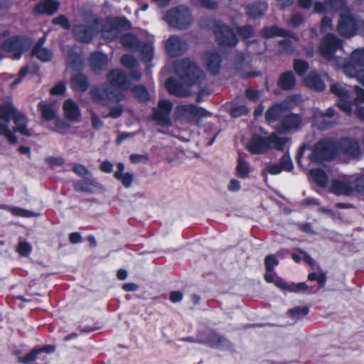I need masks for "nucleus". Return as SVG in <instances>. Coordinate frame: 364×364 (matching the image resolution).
Segmentation results:
<instances>
[{
    "mask_svg": "<svg viewBox=\"0 0 364 364\" xmlns=\"http://www.w3.org/2000/svg\"><path fill=\"white\" fill-rule=\"evenodd\" d=\"M175 73L186 85H183L174 77H168L165 86L170 95L176 97L188 95V87L200 85L205 79L204 73L197 64L190 58H184L176 63Z\"/></svg>",
    "mask_w": 364,
    "mask_h": 364,
    "instance_id": "f257e3e1",
    "label": "nucleus"
},
{
    "mask_svg": "<svg viewBox=\"0 0 364 364\" xmlns=\"http://www.w3.org/2000/svg\"><path fill=\"white\" fill-rule=\"evenodd\" d=\"M309 151L308 159L314 164L322 163L334 159L338 154V148L335 141L331 139H323L314 146L303 144L299 149L296 159L299 165H301V157L304 152Z\"/></svg>",
    "mask_w": 364,
    "mask_h": 364,
    "instance_id": "f03ea898",
    "label": "nucleus"
},
{
    "mask_svg": "<svg viewBox=\"0 0 364 364\" xmlns=\"http://www.w3.org/2000/svg\"><path fill=\"white\" fill-rule=\"evenodd\" d=\"M288 141L289 138L279 136L275 133L269 136L254 135L246 144V148L252 154H262L272 149L282 151Z\"/></svg>",
    "mask_w": 364,
    "mask_h": 364,
    "instance_id": "7ed1b4c3",
    "label": "nucleus"
},
{
    "mask_svg": "<svg viewBox=\"0 0 364 364\" xmlns=\"http://www.w3.org/2000/svg\"><path fill=\"white\" fill-rule=\"evenodd\" d=\"M165 20L171 27L186 30L193 23L194 18L189 7L181 4L168 9Z\"/></svg>",
    "mask_w": 364,
    "mask_h": 364,
    "instance_id": "20e7f679",
    "label": "nucleus"
},
{
    "mask_svg": "<svg viewBox=\"0 0 364 364\" xmlns=\"http://www.w3.org/2000/svg\"><path fill=\"white\" fill-rule=\"evenodd\" d=\"M32 46V40L21 35L11 36L0 44V49L12 54L14 60H19L22 55Z\"/></svg>",
    "mask_w": 364,
    "mask_h": 364,
    "instance_id": "39448f33",
    "label": "nucleus"
},
{
    "mask_svg": "<svg viewBox=\"0 0 364 364\" xmlns=\"http://www.w3.org/2000/svg\"><path fill=\"white\" fill-rule=\"evenodd\" d=\"M198 24L202 29L213 30L217 43L223 48L228 47V25L221 23L210 16L200 17Z\"/></svg>",
    "mask_w": 364,
    "mask_h": 364,
    "instance_id": "423d86ee",
    "label": "nucleus"
},
{
    "mask_svg": "<svg viewBox=\"0 0 364 364\" xmlns=\"http://www.w3.org/2000/svg\"><path fill=\"white\" fill-rule=\"evenodd\" d=\"M251 58L242 52H237L232 57L231 70L244 79L258 77L262 75L259 71H251Z\"/></svg>",
    "mask_w": 364,
    "mask_h": 364,
    "instance_id": "0eeeda50",
    "label": "nucleus"
},
{
    "mask_svg": "<svg viewBox=\"0 0 364 364\" xmlns=\"http://www.w3.org/2000/svg\"><path fill=\"white\" fill-rule=\"evenodd\" d=\"M56 350L55 345L46 344L43 346H36L31 350L26 353L24 356H19L18 361L22 364H41L38 363L37 360L41 362H45L46 360V356L43 355L45 354H52Z\"/></svg>",
    "mask_w": 364,
    "mask_h": 364,
    "instance_id": "6e6552de",
    "label": "nucleus"
},
{
    "mask_svg": "<svg viewBox=\"0 0 364 364\" xmlns=\"http://www.w3.org/2000/svg\"><path fill=\"white\" fill-rule=\"evenodd\" d=\"M341 46L342 41L341 39L333 33H328L321 41L318 52L324 59L331 61L334 58L336 50Z\"/></svg>",
    "mask_w": 364,
    "mask_h": 364,
    "instance_id": "1a4fd4ad",
    "label": "nucleus"
},
{
    "mask_svg": "<svg viewBox=\"0 0 364 364\" xmlns=\"http://www.w3.org/2000/svg\"><path fill=\"white\" fill-rule=\"evenodd\" d=\"M173 109V103L168 100H160L156 107L152 108V119L161 126H169L171 124L170 117Z\"/></svg>",
    "mask_w": 364,
    "mask_h": 364,
    "instance_id": "9d476101",
    "label": "nucleus"
},
{
    "mask_svg": "<svg viewBox=\"0 0 364 364\" xmlns=\"http://www.w3.org/2000/svg\"><path fill=\"white\" fill-rule=\"evenodd\" d=\"M358 30V26L355 18L349 12L340 14L337 31L347 38L354 36Z\"/></svg>",
    "mask_w": 364,
    "mask_h": 364,
    "instance_id": "9b49d317",
    "label": "nucleus"
},
{
    "mask_svg": "<svg viewBox=\"0 0 364 364\" xmlns=\"http://www.w3.org/2000/svg\"><path fill=\"white\" fill-rule=\"evenodd\" d=\"M110 85L118 90L127 91L131 88V82L128 75L119 68L112 69L107 75Z\"/></svg>",
    "mask_w": 364,
    "mask_h": 364,
    "instance_id": "f8f14e48",
    "label": "nucleus"
},
{
    "mask_svg": "<svg viewBox=\"0 0 364 364\" xmlns=\"http://www.w3.org/2000/svg\"><path fill=\"white\" fill-rule=\"evenodd\" d=\"M97 33V29L92 25L77 24L73 28L75 39L82 43H90Z\"/></svg>",
    "mask_w": 364,
    "mask_h": 364,
    "instance_id": "ddd939ff",
    "label": "nucleus"
},
{
    "mask_svg": "<svg viewBox=\"0 0 364 364\" xmlns=\"http://www.w3.org/2000/svg\"><path fill=\"white\" fill-rule=\"evenodd\" d=\"M354 176H345L333 180L331 191L336 195L349 196L354 192Z\"/></svg>",
    "mask_w": 364,
    "mask_h": 364,
    "instance_id": "4468645a",
    "label": "nucleus"
},
{
    "mask_svg": "<svg viewBox=\"0 0 364 364\" xmlns=\"http://www.w3.org/2000/svg\"><path fill=\"white\" fill-rule=\"evenodd\" d=\"M291 109L290 103L287 101L274 103L265 112V119L268 123L282 120Z\"/></svg>",
    "mask_w": 364,
    "mask_h": 364,
    "instance_id": "2eb2a0df",
    "label": "nucleus"
},
{
    "mask_svg": "<svg viewBox=\"0 0 364 364\" xmlns=\"http://www.w3.org/2000/svg\"><path fill=\"white\" fill-rule=\"evenodd\" d=\"M88 62L92 72L101 73L107 67L109 59L107 55L102 51L95 50L90 53Z\"/></svg>",
    "mask_w": 364,
    "mask_h": 364,
    "instance_id": "dca6fc26",
    "label": "nucleus"
},
{
    "mask_svg": "<svg viewBox=\"0 0 364 364\" xmlns=\"http://www.w3.org/2000/svg\"><path fill=\"white\" fill-rule=\"evenodd\" d=\"M237 35L246 41L255 36V29L250 25L243 26H235L232 28H229V46H235L238 43Z\"/></svg>",
    "mask_w": 364,
    "mask_h": 364,
    "instance_id": "f3484780",
    "label": "nucleus"
},
{
    "mask_svg": "<svg viewBox=\"0 0 364 364\" xmlns=\"http://www.w3.org/2000/svg\"><path fill=\"white\" fill-rule=\"evenodd\" d=\"M222 58L218 52L206 51L203 55V63L207 71L213 76L217 75L221 68Z\"/></svg>",
    "mask_w": 364,
    "mask_h": 364,
    "instance_id": "a211bd4d",
    "label": "nucleus"
},
{
    "mask_svg": "<svg viewBox=\"0 0 364 364\" xmlns=\"http://www.w3.org/2000/svg\"><path fill=\"white\" fill-rule=\"evenodd\" d=\"M60 7V4L56 0H42L33 9L34 15L53 16Z\"/></svg>",
    "mask_w": 364,
    "mask_h": 364,
    "instance_id": "6ab92c4d",
    "label": "nucleus"
},
{
    "mask_svg": "<svg viewBox=\"0 0 364 364\" xmlns=\"http://www.w3.org/2000/svg\"><path fill=\"white\" fill-rule=\"evenodd\" d=\"M176 112L189 115L193 118H203L211 115V113L203 107H198L193 104L178 105L176 107Z\"/></svg>",
    "mask_w": 364,
    "mask_h": 364,
    "instance_id": "aec40b11",
    "label": "nucleus"
},
{
    "mask_svg": "<svg viewBox=\"0 0 364 364\" xmlns=\"http://www.w3.org/2000/svg\"><path fill=\"white\" fill-rule=\"evenodd\" d=\"M302 122L301 117L298 114L288 112L281 120L279 129L282 132H291L298 129Z\"/></svg>",
    "mask_w": 364,
    "mask_h": 364,
    "instance_id": "412c9836",
    "label": "nucleus"
},
{
    "mask_svg": "<svg viewBox=\"0 0 364 364\" xmlns=\"http://www.w3.org/2000/svg\"><path fill=\"white\" fill-rule=\"evenodd\" d=\"M260 35L265 38L282 36L291 37L294 38L296 41H299L297 36H296L291 31L285 30L275 25L262 28L260 31Z\"/></svg>",
    "mask_w": 364,
    "mask_h": 364,
    "instance_id": "4be33fe9",
    "label": "nucleus"
},
{
    "mask_svg": "<svg viewBox=\"0 0 364 364\" xmlns=\"http://www.w3.org/2000/svg\"><path fill=\"white\" fill-rule=\"evenodd\" d=\"M185 43L177 36H171L166 41V49L169 55L178 56L185 51Z\"/></svg>",
    "mask_w": 364,
    "mask_h": 364,
    "instance_id": "5701e85b",
    "label": "nucleus"
},
{
    "mask_svg": "<svg viewBox=\"0 0 364 364\" xmlns=\"http://www.w3.org/2000/svg\"><path fill=\"white\" fill-rule=\"evenodd\" d=\"M246 15L250 18L257 19L264 16L268 6L265 2L255 1L245 6Z\"/></svg>",
    "mask_w": 364,
    "mask_h": 364,
    "instance_id": "b1692460",
    "label": "nucleus"
},
{
    "mask_svg": "<svg viewBox=\"0 0 364 364\" xmlns=\"http://www.w3.org/2000/svg\"><path fill=\"white\" fill-rule=\"evenodd\" d=\"M338 146L340 149L347 156L356 157L360 154V146L355 140L343 139L339 141Z\"/></svg>",
    "mask_w": 364,
    "mask_h": 364,
    "instance_id": "393cba45",
    "label": "nucleus"
},
{
    "mask_svg": "<svg viewBox=\"0 0 364 364\" xmlns=\"http://www.w3.org/2000/svg\"><path fill=\"white\" fill-rule=\"evenodd\" d=\"M65 117L70 121H77L80 117V110L77 104L72 99L69 98L64 101L63 105Z\"/></svg>",
    "mask_w": 364,
    "mask_h": 364,
    "instance_id": "a878e982",
    "label": "nucleus"
},
{
    "mask_svg": "<svg viewBox=\"0 0 364 364\" xmlns=\"http://www.w3.org/2000/svg\"><path fill=\"white\" fill-rule=\"evenodd\" d=\"M12 120L15 124V127H14L15 132H18L21 134L26 136H31V133L27 128V117L24 114L18 110V112H16V114L12 118Z\"/></svg>",
    "mask_w": 364,
    "mask_h": 364,
    "instance_id": "bb28decb",
    "label": "nucleus"
},
{
    "mask_svg": "<svg viewBox=\"0 0 364 364\" xmlns=\"http://www.w3.org/2000/svg\"><path fill=\"white\" fill-rule=\"evenodd\" d=\"M70 84L74 90L85 92L88 89L89 80L85 74L78 73L72 76Z\"/></svg>",
    "mask_w": 364,
    "mask_h": 364,
    "instance_id": "cd10ccee",
    "label": "nucleus"
},
{
    "mask_svg": "<svg viewBox=\"0 0 364 364\" xmlns=\"http://www.w3.org/2000/svg\"><path fill=\"white\" fill-rule=\"evenodd\" d=\"M107 24L111 30H129L131 28L130 21L124 16L108 17Z\"/></svg>",
    "mask_w": 364,
    "mask_h": 364,
    "instance_id": "c85d7f7f",
    "label": "nucleus"
},
{
    "mask_svg": "<svg viewBox=\"0 0 364 364\" xmlns=\"http://www.w3.org/2000/svg\"><path fill=\"white\" fill-rule=\"evenodd\" d=\"M117 170L114 173V178L120 181L125 188L130 187L134 180L133 174L129 172L123 173L124 164L122 162L117 164Z\"/></svg>",
    "mask_w": 364,
    "mask_h": 364,
    "instance_id": "c756f323",
    "label": "nucleus"
},
{
    "mask_svg": "<svg viewBox=\"0 0 364 364\" xmlns=\"http://www.w3.org/2000/svg\"><path fill=\"white\" fill-rule=\"evenodd\" d=\"M225 342V338L215 331L208 333L204 340L198 341L214 348H221Z\"/></svg>",
    "mask_w": 364,
    "mask_h": 364,
    "instance_id": "7c9ffc66",
    "label": "nucleus"
},
{
    "mask_svg": "<svg viewBox=\"0 0 364 364\" xmlns=\"http://www.w3.org/2000/svg\"><path fill=\"white\" fill-rule=\"evenodd\" d=\"M334 114L335 110L333 108H328L326 112L316 110L314 113V118L319 127L325 129L331 126V124L326 120V118H331Z\"/></svg>",
    "mask_w": 364,
    "mask_h": 364,
    "instance_id": "2f4dec72",
    "label": "nucleus"
},
{
    "mask_svg": "<svg viewBox=\"0 0 364 364\" xmlns=\"http://www.w3.org/2000/svg\"><path fill=\"white\" fill-rule=\"evenodd\" d=\"M306 85L316 91H323L326 85L320 75L316 72H311L305 78Z\"/></svg>",
    "mask_w": 364,
    "mask_h": 364,
    "instance_id": "473e14b6",
    "label": "nucleus"
},
{
    "mask_svg": "<svg viewBox=\"0 0 364 364\" xmlns=\"http://www.w3.org/2000/svg\"><path fill=\"white\" fill-rule=\"evenodd\" d=\"M67 63L73 71H80L83 68V60L81 55L75 50H69L67 56Z\"/></svg>",
    "mask_w": 364,
    "mask_h": 364,
    "instance_id": "72a5a7b5",
    "label": "nucleus"
},
{
    "mask_svg": "<svg viewBox=\"0 0 364 364\" xmlns=\"http://www.w3.org/2000/svg\"><path fill=\"white\" fill-rule=\"evenodd\" d=\"M38 109L43 119L51 121L56 118V112L53 103H46L44 101H41L38 104Z\"/></svg>",
    "mask_w": 364,
    "mask_h": 364,
    "instance_id": "f704fd0d",
    "label": "nucleus"
},
{
    "mask_svg": "<svg viewBox=\"0 0 364 364\" xmlns=\"http://www.w3.org/2000/svg\"><path fill=\"white\" fill-rule=\"evenodd\" d=\"M120 43L128 50H138L140 48V42L138 38L129 33H124L120 37Z\"/></svg>",
    "mask_w": 364,
    "mask_h": 364,
    "instance_id": "c9c22d12",
    "label": "nucleus"
},
{
    "mask_svg": "<svg viewBox=\"0 0 364 364\" xmlns=\"http://www.w3.org/2000/svg\"><path fill=\"white\" fill-rule=\"evenodd\" d=\"M296 80L294 75L291 71L283 73L278 80V86L284 90H291L294 87Z\"/></svg>",
    "mask_w": 364,
    "mask_h": 364,
    "instance_id": "e433bc0d",
    "label": "nucleus"
},
{
    "mask_svg": "<svg viewBox=\"0 0 364 364\" xmlns=\"http://www.w3.org/2000/svg\"><path fill=\"white\" fill-rule=\"evenodd\" d=\"M18 109L11 102H6L0 105V119L4 122H9Z\"/></svg>",
    "mask_w": 364,
    "mask_h": 364,
    "instance_id": "4c0bfd02",
    "label": "nucleus"
},
{
    "mask_svg": "<svg viewBox=\"0 0 364 364\" xmlns=\"http://www.w3.org/2000/svg\"><path fill=\"white\" fill-rule=\"evenodd\" d=\"M309 175L315 183L321 187H326L327 176L321 168H314L309 171Z\"/></svg>",
    "mask_w": 364,
    "mask_h": 364,
    "instance_id": "58836bf2",
    "label": "nucleus"
},
{
    "mask_svg": "<svg viewBox=\"0 0 364 364\" xmlns=\"http://www.w3.org/2000/svg\"><path fill=\"white\" fill-rule=\"evenodd\" d=\"M97 187V183L90 179H82L75 183V190L77 191L92 193Z\"/></svg>",
    "mask_w": 364,
    "mask_h": 364,
    "instance_id": "ea45409f",
    "label": "nucleus"
},
{
    "mask_svg": "<svg viewBox=\"0 0 364 364\" xmlns=\"http://www.w3.org/2000/svg\"><path fill=\"white\" fill-rule=\"evenodd\" d=\"M132 93L134 97L140 102H146L150 100V95L148 90L144 85H134L131 88Z\"/></svg>",
    "mask_w": 364,
    "mask_h": 364,
    "instance_id": "a19ab883",
    "label": "nucleus"
},
{
    "mask_svg": "<svg viewBox=\"0 0 364 364\" xmlns=\"http://www.w3.org/2000/svg\"><path fill=\"white\" fill-rule=\"evenodd\" d=\"M31 53L42 62H49L53 56L52 50L47 48H33Z\"/></svg>",
    "mask_w": 364,
    "mask_h": 364,
    "instance_id": "79ce46f5",
    "label": "nucleus"
},
{
    "mask_svg": "<svg viewBox=\"0 0 364 364\" xmlns=\"http://www.w3.org/2000/svg\"><path fill=\"white\" fill-rule=\"evenodd\" d=\"M90 94L92 101L97 104L104 105L106 102V89L94 87L91 88Z\"/></svg>",
    "mask_w": 364,
    "mask_h": 364,
    "instance_id": "37998d69",
    "label": "nucleus"
},
{
    "mask_svg": "<svg viewBox=\"0 0 364 364\" xmlns=\"http://www.w3.org/2000/svg\"><path fill=\"white\" fill-rule=\"evenodd\" d=\"M329 9L331 13L340 11L341 13L349 12V9L346 5L345 0H328Z\"/></svg>",
    "mask_w": 364,
    "mask_h": 364,
    "instance_id": "c03bdc74",
    "label": "nucleus"
},
{
    "mask_svg": "<svg viewBox=\"0 0 364 364\" xmlns=\"http://www.w3.org/2000/svg\"><path fill=\"white\" fill-rule=\"evenodd\" d=\"M309 309L307 306H297L288 311L287 315L294 321H297L309 314Z\"/></svg>",
    "mask_w": 364,
    "mask_h": 364,
    "instance_id": "a18cd8bd",
    "label": "nucleus"
},
{
    "mask_svg": "<svg viewBox=\"0 0 364 364\" xmlns=\"http://www.w3.org/2000/svg\"><path fill=\"white\" fill-rule=\"evenodd\" d=\"M9 211L14 216L21 218H32L36 217L38 214L31 210H28L17 206L9 207Z\"/></svg>",
    "mask_w": 364,
    "mask_h": 364,
    "instance_id": "49530a36",
    "label": "nucleus"
},
{
    "mask_svg": "<svg viewBox=\"0 0 364 364\" xmlns=\"http://www.w3.org/2000/svg\"><path fill=\"white\" fill-rule=\"evenodd\" d=\"M331 92L341 98H350V93L340 82L333 84L330 87Z\"/></svg>",
    "mask_w": 364,
    "mask_h": 364,
    "instance_id": "de8ad7c7",
    "label": "nucleus"
},
{
    "mask_svg": "<svg viewBox=\"0 0 364 364\" xmlns=\"http://www.w3.org/2000/svg\"><path fill=\"white\" fill-rule=\"evenodd\" d=\"M121 64L128 69L136 68L138 65L137 59L130 54H124L120 58Z\"/></svg>",
    "mask_w": 364,
    "mask_h": 364,
    "instance_id": "09e8293b",
    "label": "nucleus"
},
{
    "mask_svg": "<svg viewBox=\"0 0 364 364\" xmlns=\"http://www.w3.org/2000/svg\"><path fill=\"white\" fill-rule=\"evenodd\" d=\"M350 60L358 66L364 67V48L355 49L350 54Z\"/></svg>",
    "mask_w": 364,
    "mask_h": 364,
    "instance_id": "8fccbe9b",
    "label": "nucleus"
},
{
    "mask_svg": "<svg viewBox=\"0 0 364 364\" xmlns=\"http://www.w3.org/2000/svg\"><path fill=\"white\" fill-rule=\"evenodd\" d=\"M141 59L144 62H146V63L151 62L154 58L153 47L148 43H144L141 47Z\"/></svg>",
    "mask_w": 364,
    "mask_h": 364,
    "instance_id": "3c124183",
    "label": "nucleus"
},
{
    "mask_svg": "<svg viewBox=\"0 0 364 364\" xmlns=\"http://www.w3.org/2000/svg\"><path fill=\"white\" fill-rule=\"evenodd\" d=\"M122 90L106 89V97L111 101L118 103L124 100V95Z\"/></svg>",
    "mask_w": 364,
    "mask_h": 364,
    "instance_id": "603ef678",
    "label": "nucleus"
},
{
    "mask_svg": "<svg viewBox=\"0 0 364 364\" xmlns=\"http://www.w3.org/2000/svg\"><path fill=\"white\" fill-rule=\"evenodd\" d=\"M250 112V109L246 105H239L232 107L230 111V114L233 118H238L247 115Z\"/></svg>",
    "mask_w": 364,
    "mask_h": 364,
    "instance_id": "864d4df0",
    "label": "nucleus"
},
{
    "mask_svg": "<svg viewBox=\"0 0 364 364\" xmlns=\"http://www.w3.org/2000/svg\"><path fill=\"white\" fill-rule=\"evenodd\" d=\"M236 170L240 177H247L249 173V165L242 158L239 157Z\"/></svg>",
    "mask_w": 364,
    "mask_h": 364,
    "instance_id": "5fc2aeb1",
    "label": "nucleus"
},
{
    "mask_svg": "<svg viewBox=\"0 0 364 364\" xmlns=\"http://www.w3.org/2000/svg\"><path fill=\"white\" fill-rule=\"evenodd\" d=\"M309 69V64L307 62L296 59L294 62V70L300 76H303Z\"/></svg>",
    "mask_w": 364,
    "mask_h": 364,
    "instance_id": "6e6d98bb",
    "label": "nucleus"
},
{
    "mask_svg": "<svg viewBox=\"0 0 364 364\" xmlns=\"http://www.w3.org/2000/svg\"><path fill=\"white\" fill-rule=\"evenodd\" d=\"M356 65L351 60L345 63L343 66V73L349 77L356 78L358 75L359 70L355 68Z\"/></svg>",
    "mask_w": 364,
    "mask_h": 364,
    "instance_id": "4d7b16f0",
    "label": "nucleus"
},
{
    "mask_svg": "<svg viewBox=\"0 0 364 364\" xmlns=\"http://www.w3.org/2000/svg\"><path fill=\"white\" fill-rule=\"evenodd\" d=\"M281 169L283 171L290 172L294 168L293 162L288 154H284L282 157L279 163Z\"/></svg>",
    "mask_w": 364,
    "mask_h": 364,
    "instance_id": "13d9d810",
    "label": "nucleus"
},
{
    "mask_svg": "<svg viewBox=\"0 0 364 364\" xmlns=\"http://www.w3.org/2000/svg\"><path fill=\"white\" fill-rule=\"evenodd\" d=\"M350 98H341L337 102V106L347 114H350L352 112V102L350 101Z\"/></svg>",
    "mask_w": 364,
    "mask_h": 364,
    "instance_id": "bf43d9fd",
    "label": "nucleus"
},
{
    "mask_svg": "<svg viewBox=\"0 0 364 364\" xmlns=\"http://www.w3.org/2000/svg\"><path fill=\"white\" fill-rule=\"evenodd\" d=\"M193 3L196 6L210 10H215L218 7L217 3L211 0H193Z\"/></svg>",
    "mask_w": 364,
    "mask_h": 364,
    "instance_id": "052dcab7",
    "label": "nucleus"
},
{
    "mask_svg": "<svg viewBox=\"0 0 364 364\" xmlns=\"http://www.w3.org/2000/svg\"><path fill=\"white\" fill-rule=\"evenodd\" d=\"M53 23L54 25H60L63 28L68 30L70 28L71 25L68 18L65 15H60L53 19Z\"/></svg>",
    "mask_w": 364,
    "mask_h": 364,
    "instance_id": "680f3d73",
    "label": "nucleus"
},
{
    "mask_svg": "<svg viewBox=\"0 0 364 364\" xmlns=\"http://www.w3.org/2000/svg\"><path fill=\"white\" fill-rule=\"evenodd\" d=\"M16 251L21 256H28L31 252L32 247L28 242L23 241L18 244Z\"/></svg>",
    "mask_w": 364,
    "mask_h": 364,
    "instance_id": "e2e57ef3",
    "label": "nucleus"
},
{
    "mask_svg": "<svg viewBox=\"0 0 364 364\" xmlns=\"http://www.w3.org/2000/svg\"><path fill=\"white\" fill-rule=\"evenodd\" d=\"M65 91V83L63 81H59L50 90V94L51 95H63Z\"/></svg>",
    "mask_w": 364,
    "mask_h": 364,
    "instance_id": "0e129e2a",
    "label": "nucleus"
},
{
    "mask_svg": "<svg viewBox=\"0 0 364 364\" xmlns=\"http://www.w3.org/2000/svg\"><path fill=\"white\" fill-rule=\"evenodd\" d=\"M261 93L262 91L255 90L252 87H247L245 92V97L251 102L257 101L260 98Z\"/></svg>",
    "mask_w": 364,
    "mask_h": 364,
    "instance_id": "69168bd1",
    "label": "nucleus"
},
{
    "mask_svg": "<svg viewBox=\"0 0 364 364\" xmlns=\"http://www.w3.org/2000/svg\"><path fill=\"white\" fill-rule=\"evenodd\" d=\"M354 192L364 194V175L354 176Z\"/></svg>",
    "mask_w": 364,
    "mask_h": 364,
    "instance_id": "338daca9",
    "label": "nucleus"
},
{
    "mask_svg": "<svg viewBox=\"0 0 364 364\" xmlns=\"http://www.w3.org/2000/svg\"><path fill=\"white\" fill-rule=\"evenodd\" d=\"M279 46L281 47V53H290L294 50L293 43L289 39H284L280 41Z\"/></svg>",
    "mask_w": 364,
    "mask_h": 364,
    "instance_id": "774afa93",
    "label": "nucleus"
}]
</instances>
